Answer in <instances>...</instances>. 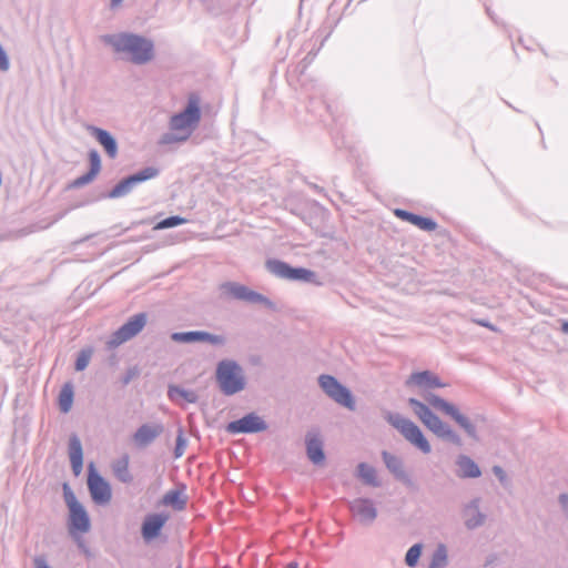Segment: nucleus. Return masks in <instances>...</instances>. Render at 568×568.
Wrapping results in <instances>:
<instances>
[{
  "label": "nucleus",
  "instance_id": "f257e3e1",
  "mask_svg": "<svg viewBox=\"0 0 568 568\" xmlns=\"http://www.w3.org/2000/svg\"><path fill=\"white\" fill-rule=\"evenodd\" d=\"M102 42L119 54L136 65L146 64L155 55L154 42L133 32H116L101 37Z\"/></svg>",
  "mask_w": 568,
  "mask_h": 568
},
{
  "label": "nucleus",
  "instance_id": "f03ea898",
  "mask_svg": "<svg viewBox=\"0 0 568 568\" xmlns=\"http://www.w3.org/2000/svg\"><path fill=\"white\" fill-rule=\"evenodd\" d=\"M315 44L316 41L312 44H306L305 50H308L307 54L302 59L300 63L291 65L286 72V79L290 87L295 90L302 89L311 101L314 100L317 95H322L323 93L322 88L315 83V81L308 79L305 74L307 67L316 57L317 52L323 45V42L320 43L316 50H314Z\"/></svg>",
  "mask_w": 568,
  "mask_h": 568
},
{
  "label": "nucleus",
  "instance_id": "7ed1b4c3",
  "mask_svg": "<svg viewBox=\"0 0 568 568\" xmlns=\"http://www.w3.org/2000/svg\"><path fill=\"white\" fill-rule=\"evenodd\" d=\"M215 382L224 396H233L246 388L247 381L243 367L235 361L225 358L215 367Z\"/></svg>",
  "mask_w": 568,
  "mask_h": 568
},
{
  "label": "nucleus",
  "instance_id": "20e7f679",
  "mask_svg": "<svg viewBox=\"0 0 568 568\" xmlns=\"http://www.w3.org/2000/svg\"><path fill=\"white\" fill-rule=\"evenodd\" d=\"M201 116L200 98L196 94H191L184 110L170 118L169 128L171 131H179V134L189 140L199 126Z\"/></svg>",
  "mask_w": 568,
  "mask_h": 568
},
{
  "label": "nucleus",
  "instance_id": "39448f33",
  "mask_svg": "<svg viewBox=\"0 0 568 568\" xmlns=\"http://www.w3.org/2000/svg\"><path fill=\"white\" fill-rule=\"evenodd\" d=\"M385 418L407 442L418 448L423 454H429L432 452L429 442L414 422L398 413L390 412L386 414Z\"/></svg>",
  "mask_w": 568,
  "mask_h": 568
},
{
  "label": "nucleus",
  "instance_id": "423d86ee",
  "mask_svg": "<svg viewBox=\"0 0 568 568\" xmlns=\"http://www.w3.org/2000/svg\"><path fill=\"white\" fill-rule=\"evenodd\" d=\"M222 295L235 301L245 302L247 304L263 305L268 310H275V304L265 295L251 290L248 286L239 282H224L220 285Z\"/></svg>",
  "mask_w": 568,
  "mask_h": 568
},
{
  "label": "nucleus",
  "instance_id": "0eeeda50",
  "mask_svg": "<svg viewBox=\"0 0 568 568\" xmlns=\"http://www.w3.org/2000/svg\"><path fill=\"white\" fill-rule=\"evenodd\" d=\"M424 398L432 407L440 410L454 419L470 438L477 439L476 426L470 422L468 417L463 415L455 405L448 403L447 400L433 393H426Z\"/></svg>",
  "mask_w": 568,
  "mask_h": 568
},
{
  "label": "nucleus",
  "instance_id": "6e6552de",
  "mask_svg": "<svg viewBox=\"0 0 568 568\" xmlns=\"http://www.w3.org/2000/svg\"><path fill=\"white\" fill-rule=\"evenodd\" d=\"M146 323V313L134 314L123 325H121L115 332L111 334V336L106 341L108 348H115L122 345L123 343L132 339L139 333L142 332Z\"/></svg>",
  "mask_w": 568,
  "mask_h": 568
},
{
  "label": "nucleus",
  "instance_id": "1a4fd4ad",
  "mask_svg": "<svg viewBox=\"0 0 568 568\" xmlns=\"http://www.w3.org/2000/svg\"><path fill=\"white\" fill-rule=\"evenodd\" d=\"M318 384L323 392L335 403L349 410L355 409V400L351 390L342 385L334 376L323 374L318 377Z\"/></svg>",
  "mask_w": 568,
  "mask_h": 568
},
{
  "label": "nucleus",
  "instance_id": "9d476101",
  "mask_svg": "<svg viewBox=\"0 0 568 568\" xmlns=\"http://www.w3.org/2000/svg\"><path fill=\"white\" fill-rule=\"evenodd\" d=\"M266 268L271 274L283 280L313 283L316 277V274L311 270L292 267L290 264L280 260H268L266 262Z\"/></svg>",
  "mask_w": 568,
  "mask_h": 568
},
{
  "label": "nucleus",
  "instance_id": "9b49d317",
  "mask_svg": "<svg viewBox=\"0 0 568 568\" xmlns=\"http://www.w3.org/2000/svg\"><path fill=\"white\" fill-rule=\"evenodd\" d=\"M160 174V170L154 166H146L139 172L126 176L121 180L113 189L109 192L108 197L119 199L128 195L131 191L142 182L154 179Z\"/></svg>",
  "mask_w": 568,
  "mask_h": 568
},
{
  "label": "nucleus",
  "instance_id": "f8f14e48",
  "mask_svg": "<svg viewBox=\"0 0 568 568\" xmlns=\"http://www.w3.org/2000/svg\"><path fill=\"white\" fill-rule=\"evenodd\" d=\"M88 487L94 503L108 504L112 498L110 484L95 470L94 465H89Z\"/></svg>",
  "mask_w": 568,
  "mask_h": 568
},
{
  "label": "nucleus",
  "instance_id": "ddd939ff",
  "mask_svg": "<svg viewBox=\"0 0 568 568\" xmlns=\"http://www.w3.org/2000/svg\"><path fill=\"white\" fill-rule=\"evenodd\" d=\"M266 429V422L255 413L246 414L242 418L229 423L226 426V432L230 434H254Z\"/></svg>",
  "mask_w": 568,
  "mask_h": 568
},
{
  "label": "nucleus",
  "instance_id": "4468645a",
  "mask_svg": "<svg viewBox=\"0 0 568 568\" xmlns=\"http://www.w3.org/2000/svg\"><path fill=\"white\" fill-rule=\"evenodd\" d=\"M462 515L467 529L474 530L481 527L487 516L480 510V498L476 497L463 506Z\"/></svg>",
  "mask_w": 568,
  "mask_h": 568
},
{
  "label": "nucleus",
  "instance_id": "2eb2a0df",
  "mask_svg": "<svg viewBox=\"0 0 568 568\" xmlns=\"http://www.w3.org/2000/svg\"><path fill=\"white\" fill-rule=\"evenodd\" d=\"M354 517L364 525H371L377 517V509L369 498H355L349 503Z\"/></svg>",
  "mask_w": 568,
  "mask_h": 568
},
{
  "label": "nucleus",
  "instance_id": "dca6fc26",
  "mask_svg": "<svg viewBox=\"0 0 568 568\" xmlns=\"http://www.w3.org/2000/svg\"><path fill=\"white\" fill-rule=\"evenodd\" d=\"M166 520L168 516L163 514H151L145 516L141 527V534L144 541L149 542L158 538Z\"/></svg>",
  "mask_w": 568,
  "mask_h": 568
},
{
  "label": "nucleus",
  "instance_id": "f3484780",
  "mask_svg": "<svg viewBox=\"0 0 568 568\" xmlns=\"http://www.w3.org/2000/svg\"><path fill=\"white\" fill-rule=\"evenodd\" d=\"M409 406L413 408L415 415L422 420V423L430 430L434 429L440 424L443 420L434 414L430 408L424 404L423 402L416 398L408 399Z\"/></svg>",
  "mask_w": 568,
  "mask_h": 568
},
{
  "label": "nucleus",
  "instance_id": "a211bd4d",
  "mask_svg": "<svg viewBox=\"0 0 568 568\" xmlns=\"http://www.w3.org/2000/svg\"><path fill=\"white\" fill-rule=\"evenodd\" d=\"M382 458L386 468L393 474V476L397 480L402 481L406 486L412 485V479L404 468L403 460L398 456L390 454L386 450H383Z\"/></svg>",
  "mask_w": 568,
  "mask_h": 568
},
{
  "label": "nucleus",
  "instance_id": "6ab92c4d",
  "mask_svg": "<svg viewBox=\"0 0 568 568\" xmlns=\"http://www.w3.org/2000/svg\"><path fill=\"white\" fill-rule=\"evenodd\" d=\"M163 433L161 424H143L133 434V442L138 447H146Z\"/></svg>",
  "mask_w": 568,
  "mask_h": 568
},
{
  "label": "nucleus",
  "instance_id": "aec40b11",
  "mask_svg": "<svg viewBox=\"0 0 568 568\" xmlns=\"http://www.w3.org/2000/svg\"><path fill=\"white\" fill-rule=\"evenodd\" d=\"M306 455L314 465H321L325 460L323 440L317 432H308L305 436Z\"/></svg>",
  "mask_w": 568,
  "mask_h": 568
},
{
  "label": "nucleus",
  "instance_id": "412c9836",
  "mask_svg": "<svg viewBox=\"0 0 568 568\" xmlns=\"http://www.w3.org/2000/svg\"><path fill=\"white\" fill-rule=\"evenodd\" d=\"M406 385H414L420 388H440L446 386L437 375L429 371L413 373L406 381Z\"/></svg>",
  "mask_w": 568,
  "mask_h": 568
},
{
  "label": "nucleus",
  "instance_id": "4be33fe9",
  "mask_svg": "<svg viewBox=\"0 0 568 568\" xmlns=\"http://www.w3.org/2000/svg\"><path fill=\"white\" fill-rule=\"evenodd\" d=\"M69 458L73 474L80 475L83 469V449L81 440L75 434L69 438Z\"/></svg>",
  "mask_w": 568,
  "mask_h": 568
},
{
  "label": "nucleus",
  "instance_id": "5701e85b",
  "mask_svg": "<svg viewBox=\"0 0 568 568\" xmlns=\"http://www.w3.org/2000/svg\"><path fill=\"white\" fill-rule=\"evenodd\" d=\"M91 134L95 138V140L103 146L110 159H115L118 155V143L113 135L103 129L91 126Z\"/></svg>",
  "mask_w": 568,
  "mask_h": 568
},
{
  "label": "nucleus",
  "instance_id": "b1692460",
  "mask_svg": "<svg viewBox=\"0 0 568 568\" xmlns=\"http://www.w3.org/2000/svg\"><path fill=\"white\" fill-rule=\"evenodd\" d=\"M457 471L459 478H478L481 476L479 466L467 455H458L456 458Z\"/></svg>",
  "mask_w": 568,
  "mask_h": 568
},
{
  "label": "nucleus",
  "instance_id": "393cba45",
  "mask_svg": "<svg viewBox=\"0 0 568 568\" xmlns=\"http://www.w3.org/2000/svg\"><path fill=\"white\" fill-rule=\"evenodd\" d=\"M395 215L402 219L403 221H407L414 224L415 226L419 227L423 231L432 232L435 231L437 227V223L434 220L414 214L402 209L395 210Z\"/></svg>",
  "mask_w": 568,
  "mask_h": 568
},
{
  "label": "nucleus",
  "instance_id": "a878e982",
  "mask_svg": "<svg viewBox=\"0 0 568 568\" xmlns=\"http://www.w3.org/2000/svg\"><path fill=\"white\" fill-rule=\"evenodd\" d=\"M70 510V529L80 532H88L90 530V518L82 505H79Z\"/></svg>",
  "mask_w": 568,
  "mask_h": 568
},
{
  "label": "nucleus",
  "instance_id": "bb28decb",
  "mask_svg": "<svg viewBox=\"0 0 568 568\" xmlns=\"http://www.w3.org/2000/svg\"><path fill=\"white\" fill-rule=\"evenodd\" d=\"M357 476L366 485L373 487H378L381 485V483L377 479L375 468L366 463H359L357 465Z\"/></svg>",
  "mask_w": 568,
  "mask_h": 568
},
{
  "label": "nucleus",
  "instance_id": "cd10ccee",
  "mask_svg": "<svg viewBox=\"0 0 568 568\" xmlns=\"http://www.w3.org/2000/svg\"><path fill=\"white\" fill-rule=\"evenodd\" d=\"M113 474L118 480L123 484H129L132 481L133 477L129 469V458L128 456L122 457L113 464Z\"/></svg>",
  "mask_w": 568,
  "mask_h": 568
},
{
  "label": "nucleus",
  "instance_id": "c85d7f7f",
  "mask_svg": "<svg viewBox=\"0 0 568 568\" xmlns=\"http://www.w3.org/2000/svg\"><path fill=\"white\" fill-rule=\"evenodd\" d=\"M437 437L455 445H462L460 436L446 423L442 422L433 432Z\"/></svg>",
  "mask_w": 568,
  "mask_h": 568
},
{
  "label": "nucleus",
  "instance_id": "c756f323",
  "mask_svg": "<svg viewBox=\"0 0 568 568\" xmlns=\"http://www.w3.org/2000/svg\"><path fill=\"white\" fill-rule=\"evenodd\" d=\"M204 331L175 332L171 334V339L176 343L203 342Z\"/></svg>",
  "mask_w": 568,
  "mask_h": 568
},
{
  "label": "nucleus",
  "instance_id": "7c9ffc66",
  "mask_svg": "<svg viewBox=\"0 0 568 568\" xmlns=\"http://www.w3.org/2000/svg\"><path fill=\"white\" fill-rule=\"evenodd\" d=\"M448 564L447 548L439 544L432 555L428 568H445Z\"/></svg>",
  "mask_w": 568,
  "mask_h": 568
},
{
  "label": "nucleus",
  "instance_id": "2f4dec72",
  "mask_svg": "<svg viewBox=\"0 0 568 568\" xmlns=\"http://www.w3.org/2000/svg\"><path fill=\"white\" fill-rule=\"evenodd\" d=\"M73 403V388L70 384H65L59 394V407L62 413L70 412Z\"/></svg>",
  "mask_w": 568,
  "mask_h": 568
},
{
  "label": "nucleus",
  "instance_id": "473e14b6",
  "mask_svg": "<svg viewBox=\"0 0 568 568\" xmlns=\"http://www.w3.org/2000/svg\"><path fill=\"white\" fill-rule=\"evenodd\" d=\"M163 503L172 506L176 510L184 509L186 505V501L181 498V494L178 490L168 491L163 497Z\"/></svg>",
  "mask_w": 568,
  "mask_h": 568
},
{
  "label": "nucleus",
  "instance_id": "72a5a7b5",
  "mask_svg": "<svg viewBox=\"0 0 568 568\" xmlns=\"http://www.w3.org/2000/svg\"><path fill=\"white\" fill-rule=\"evenodd\" d=\"M176 396L182 397L189 403H195L197 400V395L193 390H186L181 387H170L169 397L175 399Z\"/></svg>",
  "mask_w": 568,
  "mask_h": 568
},
{
  "label": "nucleus",
  "instance_id": "f704fd0d",
  "mask_svg": "<svg viewBox=\"0 0 568 568\" xmlns=\"http://www.w3.org/2000/svg\"><path fill=\"white\" fill-rule=\"evenodd\" d=\"M422 544L413 545L405 555V562L408 567H415L422 555Z\"/></svg>",
  "mask_w": 568,
  "mask_h": 568
},
{
  "label": "nucleus",
  "instance_id": "c9c22d12",
  "mask_svg": "<svg viewBox=\"0 0 568 568\" xmlns=\"http://www.w3.org/2000/svg\"><path fill=\"white\" fill-rule=\"evenodd\" d=\"M186 222H187L186 219L178 216V215H173V216H169V217L163 219L162 221H160L154 226V229L155 230L171 229V227H175L178 225L184 224Z\"/></svg>",
  "mask_w": 568,
  "mask_h": 568
},
{
  "label": "nucleus",
  "instance_id": "e433bc0d",
  "mask_svg": "<svg viewBox=\"0 0 568 568\" xmlns=\"http://www.w3.org/2000/svg\"><path fill=\"white\" fill-rule=\"evenodd\" d=\"M179 131H170L161 135L159 143L162 145H169L174 143H182L187 141Z\"/></svg>",
  "mask_w": 568,
  "mask_h": 568
},
{
  "label": "nucleus",
  "instance_id": "4c0bfd02",
  "mask_svg": "<svg viewBox=\"0 0 568 568\" xmlns=\"http://www.w3.org/2000/svg\"><path fill=\"white\" fill-rule=\"evenodd\" d=\"M91 349H82L75 361V369L77 371H83L89 365L90 358H91Z\"/></svg>",
  "mask_w": 568,
  "mask_h": 568
},
{
  "label": "nucleus",
  "instance_id": "58836bf2",
  "mask_svg": "<svg viewBox=\"0 0 568 568\" xmlns=\"http://www.w3.org/2000/svg\"><path fill=\"white\" fill-rule=\"evenodd\" d=\"M89 162H90L89 171L92 172V174L98 175L101 170V159H100L98 151L91 150L89 152Z\"/></svg>",
  "mask_w": 568,
  "mask_h": 568
},
{
  "label": "nucleus",
  "instance_id": "ea45409f",
  "mask_svg": "<svg viewBox=\"0 0 568 568\" xmlns=\"http://www.w3.org/2000/svg\"><path fill=\"white\" fill-rule=\"evenodd\" d=\"M63 496H64V501L69 509L81 505L78 501V499H77L75 495L73 494V491L71 490V488L68 486V484L63 485Z\"/></svg>",
  "mask_w": 568,
  "mask_h": 568
},
{
  "label": "nucleus",
  "instance_id": "a19ab883",
  "mask_svg": "<svg viewBox=\"0 0 568 568\" xmlns=\"http://www.w3.org/2000/svg\"><path fill=\"white\" fill-rule=\"evenodd\" d=\"M203 342H207L215 346H224L226 344V338L223 335L211 334L209 332H204Z\"/></svg>",
  "mask_w": 568,
  "mask_h": 568
},
{
  "label": "nucleus",
  "instance_id": "79ce46f5",
  "mask_svg": "<svg viewBox=\"0 0 568 568\" xmlns=\"http://www.w3.org/2000/svg\"><path fill=\"white\" fill-rule=\"evenodd\" d=\"M95 174H92V172H87L85 174L77 178L73 183H72V186L74 187H81L83 185H87L89 184L90 182H92L94 179H95Z\"/></svg>",
  "mask_w": 568,
  "mask_h": 568
},
{
  "label": "nucleus",
  "instance_id": "37998d69",
  "mask_svg": "<svg viewBox=\"0 0 568 568\" xmlns=\"http://www.w3.org/2000/svg\"><path fill=\"white\" fill-rule=\"evenodd\" d=\"M10 69V60L6 50L0 44V71L7 72Z\"/></svg>",
  "mask_w": 568,
  "mask_h": 568
},
{
  "label": "nucleus",
  "instance_id": "c03bdc74",
  "mask_svg": "<svg viewBox=\"0 0 568 568\" xmlns=\"http://www.w3.org/2000/svg\"><path fill=\"white\" fill-rule=\"evenodd\" d=\"M493 473L498 478V480L500 481V484L503 486L506 487L508 485L507 474H506V471L500 466H498V465L494 466L493 467Z\"/></svg>",
  "mask_w": 568,
  "mask_h": 568
},
{
  "label": "nucleus",
  "instance_id": "a18cd8bd",
  "mask_svg": "<svg viewBox=\"0 0 568 568\" xmlns=\"http://www.w3.org/2000/svg\"><path fill=\"white\" fill-rule=\"evenodd\" d=\"M185 446H186L185 439L180 434L176 438V446L174 449L175 457H181L183 455Z\"/></svg>",
  "mask_w": 568,
  "mask_h": 568
},
{
  "label": "nucleus",
  "instance_id": "49530a36",
  "mask_svg": "<svg viewBox=\"0 0 568 568\" xmlns=\"http://www.w3.org/2000/svg\"><path fill=\"white\" fill-rule=\"evenodd\" d=\"M558 503H559L560 507L562 508V510L568 513V494H566V493L560 494L558 497Z\"/></svg>",
  "mask_w": 568,
  "mask_h": 568
},
{
  "label": "nucleus",
  "instance_id": "de8ad7c7",
  "mask_svg": "<svg viewBox=\"0 0 568 568\" xmlns=\"http://www.w3.org/2000/svg\"><path fill=\"white\" fill-rule=\"evenodd\" d=\"M560 329L564 334H568V321H561Z\"/></svg>",
  "mask_w": 568,
  "mask_h": 568
},
{
  "label": "nucleus",
  "instance_id": "09e8293b",
  "mask_svg": "<svg viewBox=\"0 0 568 568\" xmlns=\"http://www.w3.org/2000/svg\"><path fill=\"white\" fill-rule=\"evenodd\" d=\"M335 4H336V2H332L329 4V7L327 8V11H328L329 16L337 11V9H335Z\"/></svg>",
  "mask_w": 568,
  "mask_h": 568
},
{
  "label": "nucleus",
  "instance_id": "8fccbe9b",
  "mask_svg": "<svg viewBox=\"0 0 568 568\" xmlns=\"http://www.w3.org/2000/svg\"><path fill=\"white\" fill-rule=\"evenodd\" d=\"M285 568H297V562L292 561V562L287 564Z\"/></svg>",
  "mask_w": 568,
  "mask_h": 568
},
{
  "label": "nucleus",
  "instance_id": "3c124183",
  "mask_svg": "<svg viewBox=\"0 0 568 568\" xmlns=\"http://www.w3.org/2000/svg\"><path fill=\"white\" fill-rule=\"evenodd\" d=\"M121 2H118V1H114V2H111V9H114L118 4H120Z\"/></svg>",
  "mask_w": 568,
  "mask_h": 568
},
{
  "label": "nucleus",
  "instance_id": "603ef678",
  "mask_svg": "<svg viewBox=\"0 0 568 568\" xmlns=\"http://www.w3.org/2000/svg\"><path fill=\"white\" fill-rule=\"evenodd\" d=\"M130 381H131V375H128V376L124 378L123 383H124V384H128Z\"/></svg>",
  "mask_w": 568,
  "mask_h": 568
},
{
  "label": "nucleus",
  "instance_id": "864d4df0",
  "mask_svg": "<svg viewBox=\"0 0 568 568\" xmlns=\"http://www.w3.org/2000/svg\"><path fill=\"white\" fill-rule=\"evenodd\" d=\"M479 324L483 325V326H486V327H490L489 324L486 323V322H479Z\"/></svg>",
  "mask_w": 568,
  "mask_h": 568
},
{
  "label": "nucleus",
  "instance_id": "5fc2aeb1",
  "mask_svg": "<svg viewBox=\"0 0 568 568\" xmlns=\"http://www.w3.org/2000/svg\"><path fill=\"white\" fill-rule=\"evenodd\" d=\"M487 13L491 17L490 8H487Z\"/></svg>",
  "mask_w": 568,
  "mask_h": 568
},
{
  "label": "nucleus",
  "instance_id": "6e6d98bb",
  "mask_svg": "<svg viewBox=\"0 0 568 568\" xmlns=\"http://www.w3.org/2000/svg\"><path fill=\"white\" fill-rule=\"evenodd\" d=\"M490 18L494 20L495 23H498V20L495 19L493 16Z\"/></svg>",
  "mask_w": 568,
  "mask_h": 568
},
{
  "label": "nucleus",
  "instance_id": "4d7b16f0",
  "mask_svg": "<svg viewBox=\"0 0 568 568\" xmlns=\"http://www.w3.org/2000/svg\"><path fill=\"white\" fill-rule=\"evenodd\" d=\"M490 18L494 20L495 23H498V20L495 19L493 16Z\"/></svg>",
  "mask_w": 568,
  "mask_h": 568
},
{
  "label": "nucleus",
  "instance_id": "13d9d810",
  "mask_svg": "<svg viewBox=\"0 0 568 568\" xmlns=\"http://www.w3.org/2000/svg\"><path fill=\"white\" fill-rule=\"evenodd\" d=\"M302 4H303V2H300V6H298L300 11L302 10Z\"/></svg>",
  "mask_w": 568,
  "mask_h": 568
},
{
  "label": "nucleus",
  "instance_id": "bf43d9fd",
  "mask_svg": "<svg viewBox=\"0 0 568 568\" xmlns=\"http://www.w3.org/2000/svg\"><path fill=\"white\" fill-rule=\"evenodd\" d=\"M178 568H181V567H178Z\"/></svg>",
  "mask_w": 568,
  "mask_h": 568
}]
</instances>
